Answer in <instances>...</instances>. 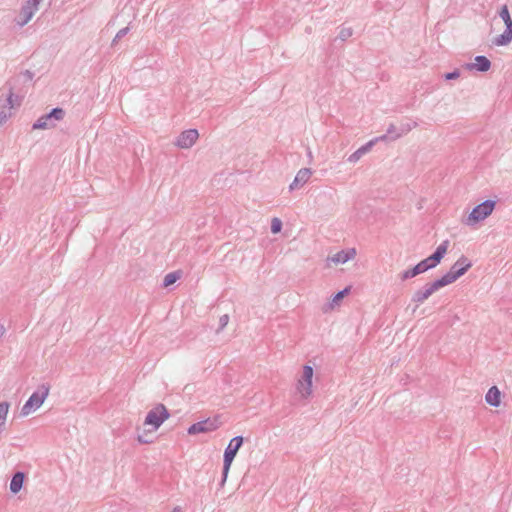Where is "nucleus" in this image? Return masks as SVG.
<instances>
[{"label":"nucleus","mask_w":512,"mask_h":512,"mask_svg":"<svg viewBox=\"0 0 512 512\" xmlns=\"http://www.w3.org/2000/svg\"><path fill=\"white\" fill-rule=\"evenodd\" d=\"M170 417L167 407L158 403L146 414L142 427L137 428V440L142 444L152 443L156 431Z\"/></svg>","instance_id":"1"},{"label":"nucleus","mask_w":512,"mask_h":512,"mask_svg":"<svg viewBox=\"0 0 512 512\" xmlns=\"http://www.w3.org/2000/svg\"><path fill=\"white\" fill-rule=\"evenodd\" d=\"M471 266V262L466 257L462 256L448 273L432 283L434 289L438 291L440 288L454 283L458 278L464 275Z\"/></svg>","instance_id":"2"},{"label":"nucleus","mask_w":512,"mask_h":512,"mask_svg":"<svg viewBox=\"0 0 512 512\" xmlns=\"http://www.w3.org/2000/svg\"><path fill=\"white\" fill-rule=\"evenodd\" d=\"M313 376L314 369L310 365H304L297 378L296 391L300 398L308 399L313 394Z\"/></svg>","instance_id":"3"},{"label":"nucleus","mask_w":512,"mask_h":512,"mask_svg":"<svg viewBox=\"0 0 512 512\" xmlns=\"http://www.w3.org/2000/svg\"><path fill=\"white\" fill-rule=\"evenodd\" d=\"M449 247V241H443L436 249V251L428 258L419 262L413 269L412 274H421L430 268L437 266L444 255L447 253Z\"/></svg>","instance_id":"4"},{"label":"nucleus","mask_w":512,"mask_h":512,"mask_svg":"<svg viewBox=\"0 0 512 512\" xmlns=\"http://www.w3.org/2000/svg\"><path fill=\"white\" fill-rule=\"evenodd\" d=\"M499 16L503 20L506 29L502 34L492 39V44L497 47L506 46L512 41V18L507 5L502 6L499 11Z\"/></svg>","instance_id":"5"},{"label":"nucleus","mask_w":512,"mask_h":512,"mask_svg":"<svg viewBox=\"0 0 512 512\" xmlns=\"http://www.w3.org/2000/svg\"><path fill=\"white\" fill-rule=\"evenodd\" d=\"M243 444V437L236 436L232 438L228 444V446L225 449L224 452V467H223V475H224V481L226 480L230 467L232 465V462L238 452V450L241 448Z\"/></svg>","instance_id":"6"},{"label":"nucleus","mask_w":512,"mask_h":512,"mask_svg":"<svg viewBox=\"0 0 512 512\" xmlns=\"http://www.w3.org/2000/svg\"><path fill=\"white\" fill-rule=\"evenodd\" d=\"M495 208V202L487 200L477 205L469 214L467 224H476L490 216Z\"/></svg>","instance_id":"7"},{"label":"nucleus","mask_w":512,"mask_h":512,"mask_svg":"<svg viewBox=\"0 0 512 512\" xmlns=\"http://www.w3.org/2000/svg\"><path fill=\"white\" fill-rule=\"evenodd\" d=\"M49 394V388L43 387L41 391L33 393L21 409L23 416H28L42 406Z\"/></svg>","instance_id":"8"},{"label":"nucleus","mask_w":512,"mask_h":512,"mask_svg":"<svg viewBox=\"0 0 512 512\" xmlns=\"http://www.w3.org/2000/svg\"><path fill=\"white\" fill-rule=\"evenodd\" d=\"M40 2V0H26L18 16L17 22L19 25L23 26L32 19L34 14L38 11Z\"/></svg>","instance_id":"9"},{"label":"nucleus","mask_w":512,"mask_h":512,"mask_svg":"<svg viewBox=\"0 0 512 512\" xmlns=\"http://www.w3.org/2000/svg\"><path fill=\"white\" fill-rule=\"evenodd\" d=\"M356 249L355 248H349L346 250L338 251L332 255H329L327 257V264L330 266L333 265H339L344 264L350 260H353L356 257Z\"/></svg>","instance_id":"10"},{"label":"nucleus","mask_w":512,"mask_h":512,"mask_svg":"<svg viewBox=\"0 0 512 512\" xmlns=\"http://www.w3.org/2000/svg\"><path fill=\"white\" fill-rule=\"evenodd\" d=\"M220 427V422L217 419H207L205 421L197 422L191 425L188 429V433L191 435L199 433H207L217 430Z\"/></svg>","instance_id":"11"},{"label":"nucleus","mask_w":512,"mask_h":512,"mask_svg":"<svg viewBox=\"0 0 512 512\" xmlns=\"http://www.w3.org/2000/svg\"><path fill=\"white\" fill-rule=\"evenodd\" d=\"M199 137L198 131L195 129H189L182 132L176 141V146L182 149L192 147Z\"/></svg>","instance_id":"12"},{"label":"nucleus","mask_w":512,"mask_h":512,"mask_svg":"<svg viewBox=\"0 0 512 512\" xmlns=\"http://www.w3.org/2000/svg\"><path fill=\"white\" fill-rule=\"evenodd\" d=\"M386 137L382 136L380 138H375L370 140L368 143H366L364 146L360 147L358 150H356L353 154L350 155L349 161L350 162H357L364 154L369 152L373 145H375L379 140H384Z\"/></svg>","instance_id":"13"},{"label":"nucleus","mask_w":512,"mask_h":512,"mask_svg":"<svg viewBox=\"0 0 512 512\" xmlns=\"http://www.w3.org/2000/svg\"><path fill=\"white\" fill-rule=\"evenodd\" d=\"M311 175H312V172L310 169H308V168L300 169L298 171L297 175L295 176L294 181L291 183L290 189L294 190L299 187H302L305 183L308 182Z\"/></svg>","instance_id":"14"},{"label":"nucleus","mask_w":512,"mask_h":512,"mask_svg":"<svg viewBox=\"0 0 512 512\" xmlns=\"http://www.w3.org/2000/svg\"><path fill=\"white\" fill-rule=\"evenodd\" d=\"M485 400L489 405L498 407L501 403L500 390L496 386L491 387L485 396Z\"/></svg>","instance_id":"15"},{"label":"nucleus","mask_w":512,"mask_h":512,"mask_svg":"<svg viewBox=\"0 0 512 512\" xmlns=\"http://www.w3.org/2000/svg\"><path fill=\"white\" fill-rule=\"evenodd\" d=\"M350 289V287H346L344 290L335 294L329 302V310H334L335 308L339 307L343 298L350 293Z\"/></svg>","instance_id":"16"},{"label":"nucleus","mask_w":512,"mask_h":512,"mask_svg":"<svg viewBox=\"0 0 512 512\" xmlns=\"http://www.w3.org/2000/svg\"><path fill=\"white\" fill-rule=\"evenodd\" d=\"M23 482H24V474L21 472L16 473L10 482L11 492H13L15 494L18 493L23 486Z\"/></svg>","instance_id":"17"},{"label":"nucleus","mask_w":512,"mask_h":512,"mask_svg":"<svg viewBox=\"0 0 512 512\" xmlns=\"http://www.w3.org/2000/svg\"><path fill=\"white\" fill-rule=\"evenodd\" d=\"M491 63L485 56H477L475 58V62L472 67L477 69L478 71H488L490 69Z\"/></svg>","instance_id":"18"},{"label":"nucleus","mask_w":512,"mask_h":512,"mask_svg":"<svg viewBox=\"0 0 512 512\" xmlns=\"http://www.w3.org/2000/svg\"><path fill=\"white\" fill-rule=\"evenodd\" d=\"M435 292L436 290L434 289L433 285L430 284L424 291H418L415 293L414 301L418 303H423Z\"/></svg>","instance_id":"19"},{"label":"nucleus","mask_w":512,"mask_h":512,"mask_svg":"<svg viewBox=\"0 0 512 512\" xmlns=\"http://www.w3.org/2000/svg\"><path fill=\"white\" fill-rule=\"evenodd\" d=\"M178 278H179V276L177 273H169L165 276L163 284L165 287H168V286L174 284Z\"/></svg>","instance_id":"20"},{"label":"nucleus","mask_w":512,"mask_h":512,"mask_svg":"<svg viewBox=\"0 0 512 512\" xmlns=\"http://www.w3.org/2000/svg\"><path fill=\"white\" fill-rule=\"evenodd\" d=\"M282 222L279 218H273L271 221V232L277 234L281 231Z\"/></svg>","instance_id":"21"},{"label":"nucleus","mask_w":512,"mask_h":512,"mask_svg":"<svg viewBox=\"0 0 512 512\" xmlns=\"http://www.w3.org/2000/svg\"><path fill=\"white\" fill-rule=\"evenodd\" d=\"M64 116V111L60 108H55L51 111L50 114L47 115V118H55L56 120H61Z\"/></svg>","instance_id":"22"},{"label":"nucleus","mask_w":512,"mask_h":512,"mask_svg":"<svg viewBox=\"0 0 512 512\" xmlns=\"http://www.w3.org/2000/svg\"><path fill=\"white\" fill-rule=\"evenodd\" d=\"M48 120H49V118H47V115L39 118L37 120V122L33 126L34 129H45V128H47L48 127V123H47Z\"/></svg>","instance_id":"23"},{"label":"nucleus","mask_w":512,"mask_h":512,"mask_svg":"<svg viewBox=\"0 0 512 512\" xmlns=\"http://www.w3.org/2000/svg\"><path fill=\"white\" fill-rule=\"evenodd\" d=\"M458 77H459V72H457V71H454V72H452V73H448V74H446V75H445V78H446L447 80H450V79H456V78H458Z\"/></svg>","instance_id":"24"},{"label":"nucleus","mask_w":512,"mask_h":512,"mask_svg":"<svg viewBox=\"0 0 512 512\" xmlns=\"http://www.w3.org/2000/svg\"><path fill=\"white\" fill-rule=\"evenodd\" d=\"M417 276V274H412V269L411 270H408V271H405L402 275V278L403 279H408V278H412V277H415Z\"/></svg>","instance_id":"25"},{"label":"nucleus","mask_w":512,"mask_h":512,"mask_svg":"<svg viewBox=\"0 0 512 512\" xmlns=\"http://www.w3.org/2000/svg\"><path fill=\"white\" fill-rule=\"evenodd\" d=\"M228 320H229V317L228 315H223L221 318H220V323H221V326L222 327H225L228 323Z\"/></svg>","instance_id":"26"},{"label":"nucleus","mask_w":512,"mask_h":512,"mask_svg":"<svg viewBox=\"0 0 512 512\" xmlns=\"http://www.w3.org/2000/svg\"><path fill=\"white\" fill-rule=\"evenodd\" d=\"M171 512H183L180 507H174Z\"/></svg>","instance_id":"27"},{"label":"nucleus","mask_w":512,"mask_h":512,"mask_svg":"<svg viewBox=\"0 0 512 512\" xmlns=\"http://www.w3.org/2000/svg\"><path fill=\"white\" fill-rule=\"evenodd\" d=\"M462 268V265H458L455 270Z\"/></svg>","instance_id":"28"}]
</instances>
